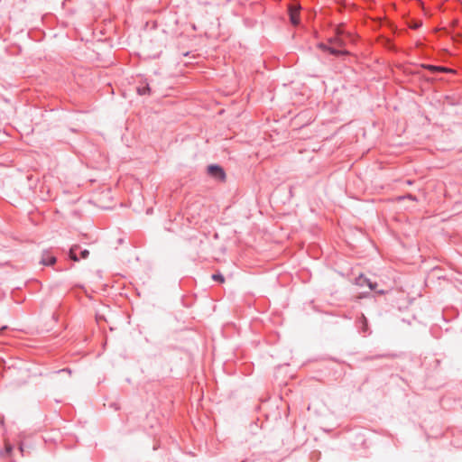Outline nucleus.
<instances>
[{
  "instance_id": "obj_9",
  "label": "nucleus",
  "mask_w": 462,
  "mask_h": 462,
  "mask_svg": "<svg viewBox=\"0 0 462 462\" xmlns=\"http://www.w3.org/2000/svg\"><path fill=\"white\" fill-rule=\"evenodd\" d=\"M328 51H330V53L336 54V55H337V54H346L347 53V51H338L335 47L328 48Z\"/></svg>"
},
{
  "instance_id": "obj_6",
  "label": "nucleus",
  "mask_w": 462,
  "mask_h": 462,
  "mask_svg": "<svg viewBox=\"0 0 462 462\" xmlns=\"http://www.w3.org/2000/svg\"><path fill=\"white\" fill-rule=\"evenodd\" d=\"M361 321H362V330H363V332H367L368 329H369V327H368L367 319H366V318H365V316L364 314H362V316H361Z\"/></svg>"
},
{
  "instance_id": "obj_10",
  "label": "nucleus",
  "mask_w": 462,
  "mask_h": 462,
  "mask_svg": "<svg viewBox=\"0 0 462 462\" xmlns=\"http://www.w3.org/2000/svg\"><path fill=\"white\" fill-rule=\"evenodd\" d=\"M428 68H429L430 69H432V70L451 71V69H446V68H442V67L429 66Z\"/></svg>"
},
{
  "instance_id": "obj_3",
  "label": "nucleus",
  "mask_w": 462,
  "mask_h": 462,
  "mask_svg": "<svg viewBox=\"0 0 462 462\" xmlns=\"http://www.w3.org/2000/svg\"><path fill=\"white\" fill-rule=\"evenodd\" d=\"M356 284L359 285V286H363V285L366 284L370 288V290H372V291H374L377 288V284L376 283L372 282L370 280H368L367 278L364 277L363 275H360L356 279Z\"/></svg>"
},
{
  "instance_id": "obj_12",
  "label": "nucleus",
  "mask_w": 462,
  "mask_h": 462,
  "mask_svg": "<svg viewBox=\"0 0 462 462\" xmlns=\"http://www.w3.org/2000/svg\"><path fill=\"white\" fill-rule=\"evenodd\" d=\"M149 91H150V88H149L148 87H146V88H143V89L138 88V93H139L140 95H144V94H146V93H149Z\"/></svg>"
},
{
  "instance_id": "obj_5",
  "label": "nucleus",
  "mask_w": 462,
  "mask_h": 462,
  "mask_svg": "<svg viewBox=\"0 0 462 462\" xmlns=\"http://www.w3.org/2000/svg\"><path fill=\"white\" fill-rule=\"evenodd\" d=\"M79 249V245H73L69 250V258L74 262H79V258L78 257L76 251Z\"/></svg>"
},
{
  "instance_id": "obj_7",
  "label": "nucleus",
  "mask_w": 462,
  "mask_h": 462,
  "mask_svg": "<svg viewBox=\"0 0 462 462\" xmlns=\"http://www.w3.org/2000/svg\"><path fill=\"white\" fill-rule=\"evenodd\" d=\"M212 279L216 282H218L220 283H223L225 282V278L222 274L220 273H215L212 275Z\"/></svg>"
},
{
  "instance_id": "obj_13",
  "label": "nucleus",
  "mask_w": 462,
  "mask_h": 462,
  "mask_svg": "<svg viewBox=\"0 0 462 462\" xmlns=\"http://www.w3.org/2000/svg\"><path fill=\"white\" fill-rule=\"evenodd\" d=\"M420 25H421V23H418V22H416V23H412L411 26V28H413V29H417V28H419Z\"/></svg>"
},
{
  "instance_id": "obj_15",
  "label": "nucleus",
  "mask_w": 462,
  "mask_h": 462,
  "mask_svg": "<svg viewBox=\"0 0 462 462\" xmlns=\"http://www.w3.org/2000/svg\"><path fill=\"white\" fill-rule=\"evenodd\" d=\"M408 198H409V199H413V198L411 197V195H409V196H408Z\"/></svg>"
},
{
  "instance_id": "obj_14",
  "label": "nucleus",
  "mask_w": 462,
  "mask_h": 462,
  "mask_svg": "<svg viewBox=\"0 0 462 462\" xmlns=\"http://www.w3.org/2000/svg\"><path fill=\"white\" fill-rule=\"evenodd\" d=\"M377 293L383 294V293H384V291H377Z\"/></svg>"
},
{
  "instance_id": "obj_8",
  "label": "nucleus",
  "mask_w": 462,
  "mask_h": 462,
  "mask_svg": "<svg viewBox=\"0 0 462 462\" xmlns=\"http://www.w3.org/2000/svg\"><path fill=\"white\" fill-rule=\"evenodd\" d=\"M331 42L335 45V46H337V47H341L344 45V42L342 39L338 38V37H336L334 38Z\"/></svg>"
},
{
  "instance_id": "obj_4",
  "label": "nucleus",
  "mask_w": 462,
  "mask_h": 462,
  "mask_svg": "<svg viewBox=\"0 0 462 462\" xmlns=\"http://www.w3.org/2000/svg\"><path fill=\"white\" fill-rule=\"evenodd\" d=\"M56 263V257L53 255H50L49 254H43L41 263L43 265L54 264Z\"/></svg>"
},
{
  "instance_id": "obj_2",
  "label": "nucleus",
  "mask_w": 462,
  "mask_h": 462,
  "mask_svg": "<svg viewBox=\"0 0 462 462\" xmlns=\"http://www.w3.org/2000/svg\"><path fill=\"white\" fill-rule=\"evenodd\" d=\"M299 13L300 6L299 5H291L289 8L290 19L292 24L296 25L299 23Z\"/></svg>"
},
{
  "instance_id": "obj_1",
  "label": "nucleus",
  "mask_w": 462,
  "mask_h": 462,
  "mask_svg": "<svg viewBox=\"0 0 462 462\" xmlns=\"http://www.w3.org/2000/svg\"><path fill=\"white\" fill-rule=\"evenodd\" d=\"M208 173L219 181H224L226 180V173L223 169L217 165H209L208 167Z\"/></svg>"
},
{
  "instance_id": "obj_11",
  "label": "nucleus",
  "mask_w": 462,
  "mask_h": 462,
  "mask_svg": "<svg viewBox=\"0 0 462 462\" xmlns=\"http://www.w3.org/2000/svg\"><path fill=\"white\" fill-rule=\"evenodd\" d=\"M89 255V251L85 249L80 252V258L81 259H87Z\"/></svg>"
}]
</instances>
